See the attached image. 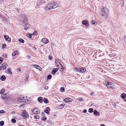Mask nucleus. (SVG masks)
I'll use <instances>...</instances> for the list:
<instances>
[{
	"mask_svg": "<svg viewBox=\"0 0 126 126\" xmlns=\"http://www.w3.org/2000/svg\"><path fill=\"white\" fill-rule=\"evenodd\" d=\"M57 4V2H52L49 3H48L46 7H45V9L47 10H51L53 9H54L58 7H59V6H56Z\"/></svg>",
	"mask_w": 126,
	"mask_h": 126,
	"instance_id": "obj_1",
	"label": "nucleus"
},
{
	"mask_svg": "<svg viewBox=\"0 0 126 126\" xmlns=\"http://www.w3.org/2000/svg\"><path fill=\"white\" fill-rule=\"evenodd\" d=\"M109 10L107 8H103L101 10V16H102L107 17L109 16Z\"/></svg>",
	"mask_w": 126,
	"mask_h": 126,
	"instance_id": "obj_2",
	"label": "nucleus"
},
{
	"mask_svg": "<svg viewBox=\"0 0 126 126\" xmlns=\"http://www.w3.org/2000/svg\"><path fill=\"white\" fill-rule=\"evenodd\" d=\"M104 83L105 85L108 88H113V84L111 82H108L106 81Z\"/></svg>",
	"mask_w": 126,
	"mask_h": 126,
	"instance_id": "obj_3",
	"label": "nucleus"
},
{
	"mask_svg": "<svg viewBox=\"0 0 126 126\" xmlns=\"http://www.w3.org/2000/svg\"><path fill=\"white\" fill-rule=\"evenodd\" d=\"M55 63L57 65V66L58 67H59L61 69V71H63L64 70V69L63 67V65L60 64V62L58 60H55Z\"/></svg>",
	"mask_w": 126,
	"mask_h": 126,
	"instance_id": "obj_4",
	"label": "nucleus"
},
{
	"mask_svg": "<svg viewBox=\"0 0 126 126\" xmlns=\"http://www.w3.org/2000/svg\"><path fill=\"white\" fill-rule=\"evenodd\" d=\"M21 116L25 118H28L29 117L28 113L26 110H23L22 112Z\"/></svg>",
	"mask_w": 126,
	"mask_h": 126,
	"instance_id": "obj_5",
	"label": "nucleus"
},
{
	"mask_svg": "<svg viewBox=\"0 0 126 126\" xmlns=\"http://www.w3.org/2000/svg\"><path fill=\"white\" fill-rule=\"evenodd\" d=\"M32 114H38L39 113V110L37 108H33L32 110Z\"/></svg>",
	"mask_w": 126,
	"mask_h": 126,
	"instance_id": "obj_6",
	"label": "nucleus"
},
{
	"mask_svg": "<svg viewBox=\"0 0 126 126\" xmlns=\"http://www.w3.org/2000/svg\"><path fill=\"white\" fill-rule=\"evenodd\" d=\"M18 100L20 102H26V100L25 99V97L22 96H19L18 97Z\"/></svg>",
	"mask_w": 126,
	"mask_h": 126,
	"instance_id": "obj_7",
	"label": "nucleus"
},
{
	"mask_svg": "<svg viewBox=\"0 0 126 126\" xmlns=\"http://www.w3.org/2000/svg\"><path fill=\"white\" fill-rule=\"evenodd\" d=\"M4 38L7 41L10 42L11 41V39L7 35H4Z\"/></svg>",
	"mask_w": 126,
	"mask_h": 126,
	"instance_id": "obj_8",
	"label": "nucleus"
},
{
	"mask_svg": "<svg viewBox=\"0 0 126 126\" xmlns=\"http://www.w3.org/2000/svg\"><path fill=\"white\" fill-rule=\"evenodd\" d=\"M82 23L83 24L85 25L86 26H88L89 25V22L87 20H83L82 21Z\"/></svg>",
	"mask_w": 126,
	"mask_h": 126,
	"instance_id": "obj_9",
	"label": "nucleus"
},
{
	"mask_svg": "<svg viewBox=\"0 0 126 126\" xmlns=\"http://www.w3.org/2000/svg\"><path fill=\"white\" fill-rule=\"evenodd\" d=\"M42 41L44 43L46 44L47 43L48 40L47 38H43L42 39Z\"/></svg>",
	"mask_w": 126,
	"mask_h": 126,
	"instance_id": "obj_10",
	"label": "nucleus"
},
{
	"mask_svg": "<svg viewBox=\"0 0 126 126\" xmlns=\"http://www.w3.org/2000/svg\"><path fill=\"white\" fill-rule=\"evenodd\" d=\"M21 16V17H22V19H23V22H24L26 20V16L24 14H22Z\"/></svg>",
	"mask_w": 126,
	"mask_h": 126,
	"instance_id": "obj_11",
	"label": "nucleus"
},
{
	"mask_svg": "<svg viewBox=\"0 0 126 126\" xmlns=\"http://www.w3.org/2000/svg\"><path fill=\"white\" fill-rule=\"evenodd\" d=\"M86 71V69L84 67H82L79 69V72L81 73H84Z\"/></svg>",
	"mask_w": 126,
	"mask_h": 126,
	"instance_id": "obj_12",
	"label": "nucleus"
},
{
	"mask_svg": "<svg viewBox=\"0 0 126 126\" xmlns=\"http://www.w3.org/2000/svg\"><path fill=\"white\" fill-rule=\"evenodd\" d=\"M58 70V68H54L53 70L52 71V74L53 75H55L56 72H57Z\"/></svg>",
	"mask_w": 126,
	"mask_h": 126,
	"instance_id": "obj_13",
	"label": "nucleus"
},
{
	"mask_svg": "<svg viewBox=\"0 0 126 126\" xmlns=\"http://www.w3.org/2000/svg\"><path fill=\"white\" fill-rule=\"evenodd\" d=\"M50 109L48 107L46 108V109L45 110H44V112L46 113H47L48 114H49V113L50 111Z\"/></svg>",
	"mask_w": 126,
	"mask_h": 126,
	"instance_id": "obj_14",
	"label": "nucleus"
},
{
	"mask_svg": "<svg viewBox=\"0 0 126 126\" xmlns=\"http://www.w3.org/2000/svg\"><path fill=\"white\" fill-rule=\"evenodd\" d=\"M94 115L98 116L99 115L100 113L99 112L97 111L96 110H94Z\"/></svg>",
	"mask_w": 126,
	"mask_h": 126,
	"instance_id": "obj_15",
	"label": "nucleus"
},
{
	"mask_svg": "<svg viewBox=\"0 0 126 126\" xmlns=\"http://www.w3.org/2000/svg\"><path fill=\"white\" fill-rule=\"evenodd\" d=\"M7 65V64L6 63H3L2 64V67H3V69H5L6 68Z\"/></svg>",
	"mask_w": 126,
	"mask_h": 126,
	"instance_id": "obj_16",
	"label": "nucleus"
},
{
	"mask_svg": "<svg viewBox=\"0 0 126 126\" xmlns=\"http://www.w3.org/2000/svg\"><path fill=\"white\" fill-rule=\"evenodd\" d=\"M1 97L3 99H6L8 97V96H7L6 94L3 95L2 94L1 96Z\"/></svg>",
	"mask_w": 126,
	"mask_h": 126,
	"instance_id": "obj_17",
	"label": "nucleus"
},
{
	"mask_svg": "<svg viewBox=\"0 0 126 126\" xmlns=\"http://www.w3.org/2000/svg\"><path fill=\"white\" fill-rule=\"evenodd\" d=\"M121 97L124 99L126 97V95L124 93H123L122 94L121 96Z\"/></svg>",
	"mask_w": 126,
	"mask_h": 126,
	"instance_id": "obj_18",
	"label": "nucleus"
},
{
	"mask_svg": "<svg viewBox=\"0 0 126 126\" xmlns=\"http://www.w3.org/2000/svg\"><path fill=\"white\" fill-rule=\"evenodd\" d=\"M71 99L70 98H67L64 100V101L66 102H68L70 101Z\"/></svg>",
	"mask_w": 126,
	"mask_h": 126,
	"instance_id": "obj_19",
	"label": "nucleus"
},
{
	"mask_svg": "<svg viewBox=\"0 0 126 126\" xmlns=\"http://www.w3.org/2000/svg\"><path fill=\"white\" fill-rule=\"evenodd\" d=\"M6 78L5 76L4 75L2 76L0 78L1 80L2 81H4L5 80Z\"/></svg>",
	"mask_w": 126,
	"mask_h": 126,
	"instance_id": "obj_20",
	"label": "nucleus"
},
{
	"mask_svg": "<svg viewBox=\"0 0 126 126\" xmlns=\"http://www.w3.org/2000/svg\"><path fill=\"white\" fill-rule=\"evenodd\" d=\"M38 100L40 103H42L43 102V98L41 97H39L38 98Z\"/></svg>",
	"mask_w": 126,
	"mask_h": 126,
	"instance_id": "obj_21",
	"label": "nucleus"
},
{
	"mask_svg": "<svg viewBox=\"0 0 126 126\" xmlns=\"http://www.w3.org/2000/svg\"><path fill=\"white\" fill-rule=\"evenodd\" d=\"M43 101L45 103H48V101L47 98H44L43 99Z\"/></svg>",
	"mask_w": 126,
	"mask_h": 126,
	"instance_id": "obj_22",
	"label": "nucleus"
},
{
	"mask_svg": "<svg viewBox=\"0 0 126 126\" xmlns=\"http://www.w3.org/2000/svg\"><path fill=\"white\" fill-rule=\"evenodd\" d=\"M5 92V90L4 89H1L0 91V94L2 95Z\"/></svg>",
	"mask_w": 126,
	"mask_h": 126,
	"instance_id": "obj_23",
	"label": "nucleus"
},
{
	"mask_svg": "<svg viewBox=\"0 0 126 126\" xmlns=\"http://www.w3.org/2000/svg\"><path fill=\"white\" fill-rule=\"evenodd\" d=\"M18 54V52L17 51H16L14 52L12 54V55L13 56H15L16 54Z\"/></svg>",
	"mask_w": 126,
	"mask_h": 126,
	"instance_id": "obj_24",
	"label": "nucleus"
},
{
	"mask_svg": "<svg viewBox=\"0 0 126 126\" xmlns=\"http://www.w3.org/2000/svg\"><path fill=\"white\" fill-rule=\"evenodd\" d=\"M6 72L8 74H10L11 73L12 74V73L11 72V71L9 69H7L6 70Z\"/></svg>",
	"mask_w": 126,
	"mask_h": 126,
	"instance_id": "obj_25",
	"label": "nucleus"
},
{
	"mask_svg": "<svg viewBox=\"0 0 126 126\" xmlns=\"http://www.w3.org/2000/svg\"><path fill=\"white\" fill-rule=\"evenodd\" d=\"M18 41L19 42H21L22 43H24V40L20 38L19 39Z\"/></svg>",
	"mask_w": 126,
	"mask_h": 126,
	"instance_id": "obj_26",
	"label": "nucleus"
},
{
	"mask_svg": "<svg viewBox=\"0 0 126 126\" xmlns=\"http://www.w3.org/2000/svg\"><path fill=\"white\" fill-rule=\"evenodd\" d=\"M41 120H42L45 121L47 120V118L45 116H44L41 118Z\"/></svg>",
	"mask_w": 126,
	"mask_h": 126,
	"instance_id": "obj_27",
	"label": "nucleus"
},
{
	"mask_svg": "<svg viewBox=\"0 0 126 126\" xmlns=\"http://www.w3.org/2000/svg\"><path fill=\"white\" fill-rule=\"evenodd\" d=\"M60 90L61 92H63L64 91L65 89L64 87H62L61 88Z\"/></svg>",
	"mask_w": 126,
	"mask_h": 126,
	"instance_id": "obj_28",
	"label": "nucleus"
},
{
	"mask_svg": "<svg viewBox=\"0 0 126 126\" xmlns=\"http://www.w3.org/2000/svg\"><path fill=\"white\" fill-rule=\"evenodd\" d=\"M32 34H31L28 33L27 34V36L29 38H31L32 37Z\"/></svg>",
	"mask_w": 126,
	"mask_h": 126,
	"instance_id": "obj_29",
	"label": "nucleus"
},
{
	"mask_svg": "<svg viewBox=\"0 0 126 126\" xmlns=\"http://www.w3.org/2000/svg\"><path fill=\"white\" fill-rule=\"evenodd\" d=\"M93 108H90L88 110V112L90 113L93 112Z\"/></svg>",
	"mask_w": 126,
	"mask_h": 126,
	"instance_id": "obj_30",
	"label": "nucleus"
},
{
	"mask_svg": "<svg viewBox=\"0 0 126 126\" xmlns=\"http://www.w3.org/2000/svg\"><path fill=\"white\" fill-rule=\"evenodd\" d=\"M74 70L75 72H79V69H78L77 68H75L74 69Z\"/></svg>",
	"mask_w": 126,
	"mask_h": 126,
	"instance_id": "obj_31",
	"label": "nucleus"
},
{
	"mask_svg": "<svg viewBox=\"0 0 126 126\" xmlns=\"http://www.w3.org/2000/svg\"><path fill=\"white\" fill-rule=\"evenodd\" d=\"M4 122L3 121H2L0 122V125L1 126H3L4 124Z\"/></svg>",
	"mask_w": 126,
	"mask_h": 126,
	"instance_id": "obj_32",
	"label": "nucleus"
},
{
	"mask_svg": "<svg viewBox=\"0 0 126 126\" xmlns=\"http://www.w3.org/2000/svg\"><path fill=\"white\" fill-rule=\"evenodd\" d=\"M39 116L38 115L36 116H34V118L36 119H38L39 118Z\"/></svg>",
	"mask_w": 126,
	"mask_h": 126,
	"instance_id": "obj_33",
	"label": "nucleus"
},
{
	"mask_svg": "<svg viewBox=\"0 0 126 126\" xmlns=\"http://www.w3.org/2000/svg\"><path fill=\"white\" fill-rule=\"evenodd\" d=\"M37 34V33L36 32V31H34V32L32 34L33 35H36Z\"/></svg>",
	"mask_w": 126,
	"mask_h": 126,
	"instance_id": "obj_34",
	"label": "nucleus"
},
{
	"mask_svg": "<svg viewBox=\"0 0 126 126\" xmlns=\"http://www.w3.org/2000/svg\"><path fill=\"white\" fill-rule=\"evenodd\" d=\"M51 78V75H49L47 76V78L49 79H50Z\"/></svg>",
	"mask_w": 126,
	"mask_h": 126,
	"instance_id": "obj_35",
	"label": "nucleus"
},
{
	"mask_svg": "<svg viewBox=\"0 0 126 126\" xmlns=\"http://www.w3.org/2000/svg\"><path fill=\"white\" fill-rule=\"evenodd\" d=\"M12 121L13 123H14L16 122V120L14 119H12Z\"/></svg>",
	"mask_w": 126,
	"mask_h": 126,
	"instance_id": "obj_36",
	"label": "nucleus"
},
{
	"mask_svg": "<svg viewBox=\"0 0 126 126\" xmlns=\"http://www.w3.org/2000/svg\"><path fill=\"white\" fill-rule=\"evenodd\" d=\"M3 60V58H2L0 57V64L1 63H2Z\"/></svg>",
	"mask_w": 126,
	"mask_h": 126,
	"instance_id": "obj_37",
	"label": "nucleus"
},
{
	"mask_svg": "<svg viewBox=\"0 0 126 126\" xmlns=\"http://www.w3.org/2000/svg\"><path fill=\"white\" fill-rule=\"evenodd\" d=\"M116 54L115 53H112V54H110V56H116Z\"/></svg>",
	"mask_w": 126,
	"mask_h": 126,
	"instance_id": "obj_38",
	"label": "nucleus"
},
{
	"mask_svg": "<svg viewBox=\"0 0 126 126\" xmlns=\"http://www.w3.org/2000/svg\"><path fill=\"white\" fill-rule=\"evenodd\" d=\"M91 23L92 24H95V21L94 20H92L91 22Z\"/></svg>",
	"mask_w": 126,
	"mask_h": 126,
	"instance_id": "obj_39",
	"label": "nucleus"
},
{
	"mask_svg": "<svg viewBox=\"0 0 126 126\" xmlns=\"http://www.w3.org/2000/svg\"><path fill=\"white\" fill-rule=\"evenodd\" d=\"M5 112V111L3 110H0V113H4Z\"/></svg>",
	"mask_w": 126,
	"mask_h": 126,
	"instance_id": "obj_40",
	"label": "nucleus"
},
{
	"mask_svg": "<svg viewBox=\"0 0 126 126\" xmlns=\"http://www.w3.org/2000/svg\"><path fill=\"white\" fill-rule=\"evenodd\" d=\"M77 100H79L80 101H82L83 100V99L82 98H79L77 99Z\"/></svg>",
	"mask_w": 126,
	"mask_h": 126,
	"instance_id": "obj_41",
	"label": "nucleus"
},
{
	"mask_svg": "<svg viewBox=\"0 0 126 126\" xmlns=\"http://www.w3.org/2000/svg\"><path fill=\"white\" fill-rule=\"evenodd\" d=\"M6 46V45L5 44H4L2 45V47L3 48H4Z\"/></svg>",
	"mask_w": 126,
	"mask_h": 126,
	"instance_id": "obj_42",
	"label": "nucleus"
},
{
	"mask_svg": "<svg viewBox=\"0 0 126 126\" xmlns=\"http://www.w3.org/2000/svg\"><path fill=\"white\" fill-rule=\"evenodd\" d=\"M33 66H34V67L36 68L37 69V66H38V65H33Z\"/></svg>",
	"mask_w": 126,
	"mask_h": 126,
	"instance_id": "obj_43",
	"label": "nucleus"
},
{
	"mask_svg": "<svg viewBox=\"0 0 126 126\" xmlns=\"http://www.w3.org/2000/svg\"><path fill=\"white\" fill-rule=\"evenodd\" d=\"M37 69H38L40 70V68H41V67L40 66L38 65V66H37Z\"/></svg>",
	"mask_w": 126,
	"mask_h": 126,
	"instance_id": "obj_44",
	"label": "nucleus"
},
{
	"mask_svg": "<svg viewBox=\"0 0 126 126\" xmlns=\"http://www.w3.org/2000/svg\"><path fill=\"white\" fill-rule=\"evenodd\" d=\"M44 88L45 89L47 90L48 89V87L47 86H46L44 87Z\"/></svg>",
	"mask_w": 126,
	"mask_h": 126,
	"instance_id": "obj_45",
	"label": "nucleus"
},
{
	"mask_svg": "<svg viewBox=\"0 0 126 126\" xmlns=\"http://www.w3.org/2000/svg\"><path fill=\"white\" fill-rule=\"evenodd\" d=\"M48 58L49 59H50V60H51L52 58L51 56H49Z\"/></svg>",
	"mask_w": 126,
	"mask_h": 126,
	"instance_id": "obj_46",
	"label": "nucleus"
},
{
	"mask_svg": "<svg viewBox=\"0 0 126 126\" xmlns=\"http://www.w3.org/2000/svg\"><path fill=\"white\" fill-rule=\"evenodd\" d=\"M41 2L43 3H45L46 1H45L43 0H41Z\"/></svg>",
	"mask_w": 126,
	"mask_h": 126,
	"instance_id": "obj_47",
	"label": "nucleus"
},
{
	"mask_svg": "<svg viewBox=\"0 0 126 126\" xmlns=\"http://www.w3.org/2000/svg\"><path fill=\"white\" fill-rule=\"evenodd\" d=\"M84 113H86L87 112V110H84L83 111Z\"/></svg>",
	"mask_w": 126,
	"mask_h": 126,
	"instance_id": "obj_48",
	"label": "nucleus"
},
{
	"mask_svg": "<svg viewBox=\"0 0 126 126\" xmlns=\"http://www.w3.org/2000/svg\"><path fill=\"white\" fill-rule=\"evenodd\" d=\"M17 70L18 71H21V70H20V69L19 68H18L17 69Z\"/></svg>",
	"mask_w": 126,
	"mask_h": 126,
	"instance_id": "obj_49",
	"label": "nucleus"
},
{
	"mask_svg": "<svg viewBox=\"0 0 126 126\" xmlns=\"http://www.w3.org/2000/svg\"><path fill=\"white\" fill-rule=\"evenodd\" d=\"M24 29L25 30H26L28 29V28L26 27H25L24 28Z\"/></svg>",
	"mask_w": 126,
	"mask_h": 126,
	"instance_id": "obj_50",
	"label": "nucleus"
},
{
	"mask_svg": "<svg viewBox=\"0 0 126 126\" xmlns=\"http://www.w3.org/2000/svg\"><path fill=\"white\" fill-rule=\"evenodd\" d=\"M61 106H63V107L65 105L64 104H63L61 105H60Z\"/></svg>",
	"mask_w": 126,
	"mask_h": 126,
	"instance_id": "obj_51",
	"label": "nucleus"
},
{
	"mask_svg": "<svg viewBox=\"0 0 126 126\" xmlns=\"http://www.w3.org/2000/svg\"><path fill=\"white\" fill-rule=\"evenodd\" d=\"M94 94V93L93 92H92L91 93V95H93Z\"/></svg>",
	"mask_w": 126,
	"mask_h": 126,
	"instance_id": "obj_52",
	"label": "nucleus"
},
{
	"mask_svg": "<svg viewBox=\"0 0 126 126\" xmlns=\"http://www.w3.org/2000/svg\"><path fill=\"white\" fill-rule=\"evenodd\" d=\"M101 126H105L104 124H102L101 125Z\"/></svg>",
	"mask_w": 126,
	"mask_h": 126,
	"instance_id": "obj_53",
	"label": "nucleus"
},
{
	"mask_svg": "<svg viewBox=\"0 0 126 126\" xmlns=\"http://www.w3.org/2000/svg\"><path fill=\"white\" fill-rule=\"evenodd\" d=\"M124 38L125 39H126V36L124 37Z\"/></svg>",
	"mask_w": 126,
	"mask_h": 126,
	"instance_id": "obj_54",
	"label": "nucleus"
},
{
	"mask_svg": "<svg viewBox=\"0 0 126 126\" xmlns=\"http://www.w3.org/2000/svg\"><path fill=\"white\" fill-rule=\"evenodd\" d=\"M124 100L126 102V98H125V100Z\"/></svg>",
	"mask_w": 126,
	"mask_h": 126,
	"instance_id": "obj_55",
	"label": "nucleus"
},
{
	"mask_svg": "<svg viewBox=\"0 0 126 126\" xmlns=\"http://www.w3.org/2000/svg\"><path fill=\"white\" fill-rule=\"evenodd\" d=\"M93 103H92L91 104V106H93Z\"/></svg>",
	"mask_w": 126,
	"mask_h": 126,
	"instance_id": "obj_56",
	"label": "nucleus"
},
{
	"mask_svg": "<svg viewBox=\"0 0 126 126\" xmlns=\"http://www.w3.org/2000/svg\"><path fill=\"white\" fill-rule=\"evenodd\" d=\"M1 67H0V70L1 69Z\"/></svg>",
	"mask_w": 126,
	"mask_h": 126,
	"instance_id": "obj_57",
	"label": "nucleus"
},
{
	"mask_svg": "<svg viewBox=\"0 0 126 126\" xmlns=\"http://www.w3.org/2000/svg\"><path fill=\"white\" fill-rule=\"evenodd\" d=\"M21 126V125H19V126Z\"/></svg>",
	"mask_w": 126,
	"mask_h": 126,
	"instance_id": "obj_58",
	"label": "nucleus"
}]
</instances>
